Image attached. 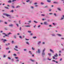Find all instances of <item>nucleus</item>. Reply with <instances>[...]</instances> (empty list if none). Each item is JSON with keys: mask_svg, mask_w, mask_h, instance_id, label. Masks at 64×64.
<instances>
[{"mask_svg": "<svg viewBox=\"0 0 64 64\" xmlns=\"http://www.w3.org/2000/svg\"><path fill=\"white\" fill-rule=\"evenodd\" d=\"M1 40H3V41L4 42H5H5L7 41V40H6V39L4 40V39H1Z\"/></svg>", "mask_w": 64, "mask_h": 64, "instance_id": "423d86ee", "label": "nucleus"}, {"mask_svg": "<svg viewBox=\"0 0 64 64\" xmlns=\"http://www.w3.org/2000/svg\"><path fill=\"white\" fill-rule=\"evenodd\" d=\"M4 29H5V30H8V28H4Z\"/></svg>", "mask_w": 64, "mask_h": 64, "instance_id": "a18cd8bd", "label": "nucleus"}, {"mask_svg": "<svg viewBox=\"0 0 64 64\" xmlns=\"http://www.w3.org/2000/svg\"><path fill=\"white\" fill-rule=\"evenodd\" d=\"M38 54H40V50L38 49Z\"/></svg>", "mask_w": 64, "mask_h": 64, "instance_id": "f8f14e48", "label": "nucleus"}, {"mask_svg": "<svg viewBox=\"0 0 64 64\" xmlns=\"http://www.w3.org/2000/svg\"><path fill=\"white\" fill-rule=\"evenodd\" d=\"M40 4L41 5H44V3L43 2H41L40 3Z\"/></svg>", "mask_w": 64, "mask_h": 64, "instance_id": "c756f323", "label": "nucleus"}, {"mask_svg": "<svg viewBox=\"0 0 64 64\" xmlns=\"http://www.w3.org/2000/svg\"><path fill=\"white\" fill-rule=\"evenodd\" d=\"M14 38H15V39H16V38L17 37L15 35L14 36Z\"/></svg>", "mask_w": 64, "mask_h": 64, "instance_id": "393cba45", "label": "nucleus"}, {"mask_svg": "<svg viewBox=\"0 0 64 64\" xmlns=\"http://www.w3.org/2000/svg\"><path fill=\"white\" fill-rule=\"evenodd\" d=\"M9 27H12L13 26V24H9Z\"/></svg>", "mask_w": 64, "mask_h": 64, "instance_id": "1a4fd4ad", "label": "nucleus"}, {"mask_svg": "<svg viewBox=\"0 0 64 64\" xmlns=\"http://www.w3.org/2000/svg\"><path fill=\"white\" fill-rule=\"evenodd\" d=\"M20 6H16V8H20Z\"/></svg>", "mask_w": 64, "mask_h": 64, "instance_id": "5701e85b", "label": "nucleus"}, {"mask_svg": "<svg viewBox=\"0 0 64 64\" xmlns=\"http://www.w3.org/2000/svg\"><path fill=\"white\" fill-rule=\"evenodd\" d=\"M26 44H28V45H29V42H26Z\"/></svg>", "mask_w": 64, "mask_h": 64, "instance_id": "dca6fc26", "label": "nucleus"}, {"mask_svg": "<svg viewBox=\"0 0 64 64\" xmlns=\"http://www.w3.org/2000/svg\"><path fill=\"white\" fill-rule=\"evenodd\" d=\"M16 17H17V18L18 17V15H16Z\"/></svg>", "mask_w": 64, "mask_h": 64, "instance_id": "052dcab7", "label": "nucleus"}, {"mask_svg": "<svg viewBox=\"0 0 64 64\" xmlns=\"http://www.w3.org/2000/svg\"><path fill=\"white\" fill-rule=\"evenodd\" d=\"M30 60L32 61V62H34V60H31V59Z\"/></svg>", "mask_w": 64, "mask_h": 64, "instance_id": "603ef678", "label": "nucleus"}, {"mask_svg": "<svg viewBox=\"0 0 64 64\" xmlns=\"http://www.w3.org/2000/svg\"><path fill=\"white\" fill-rule=\"evenodd\" d=\"M30 0H28L26 1V2L27 3H28L29 2H30Z\"/></svg>", "mask_w": 64, "mask_h": 64, "instance_id": "a878e982", "label": "nucleus"}, {"mask_svg": "<svg viewBox=\"0 0 64 64\" xmlns=\"http://www.w3.org/2000/svg\"><path fill=\"white\" fill-rule=\"evenodd\" d=\"M19 37L20 39H22V37L21 36H19Z\"/></svg>", "mask_w": 64, "mask_h": 64, "instance_id": "72a5a7b5", "label": "nucleus"}, {"mask_svg": "<svg viewBox=\"0 0 64 64\" xmlns=\"http://www.w3.org/2000/svg\"><path fill=\"white\" fill-rule=\"evenodd\" d=\"M12 33L11 32H9L8 33V35L6 34L5 33H2V34H4V35H5V36H7L8 37H9V35H10V34H12Z\"/></svg>", "mask_w": 64, "mask_h": 64, "instance_id": "f03ea898", "label": "nucleus"}, {"mask_svg": "<svg viewBox=\"0 0 64 64\" xmlns=\"http://www.w3.org/2000/svg\"><path fill=\"white\" fill-rule=\"evenodd\" d=\"M16 0H12V2H14L15 1H16Z\"/></svg>", "mask_w": 64, "mask_h": 64, "instance_id": "473e14b6", "label": "nucleus"}, {"mask_svg": "<svg viewBox=\"0 0 64 64\" xmlns=\"http://www.w3.org/2000/svg\"><path fill=\"white\" fill-rule=\"evenodd\" d=\"M52 36H53L54 37H55V36H56V35H55V34H52Z\"/></svg>", "mask_w": 64, "mask_h": 64, "instance_id": "9b49d317", "label": "nucleus"}, {"mask_svg": "<svg viewBox=\"0 0 64 64\" xmlns=\"http://www.w3.org/2000/svg\"><path fill=\"white\" fill-rule=\"evenodd\" d=\"M30 35L31 36H33V34L32 33H31L30 34Z\"/></svg>", "mask_w": 64, "mask_h": 64, "instance_id": "37998d69", "label": "nucleus"}, {"mask_svg": "<svg viewBox=\"0 0 64 64\" xmlns=\"http://www.w3.org/2000/svg\"><path fill=\"white\" fill-rule=\"evenodd\" d=\"M4 23L6 24H7V22H5Z\"/></svg>", "mask_w": 64, "mask_h": 64, "instance_id": "e2e57ef3", "label": "nucleus"}, {"mask_svg": "<svg viewBox=\"0 0 64 64\" xmlns=\"http://www.w3.org/2000/svg\"><path fill=\"white\" fill-rule=\"evenodd\" d=\"M54 3H55V4H58V2H54Z\"/></svg>", "mask_w": 64, "mask_h": 64, "instance_id": "2f4dec72", "label": "nucleus"}, {"mask_svg": "<svg viewBox=\"0 0 64 64\" xmlns=\"http://www.w3.org/2000/svg\"><path fill=\"white\" fill-rule=\"evenodd\" d=\"M33 38H34V39H36V36L33 37Z\"/></svg>", "mask_w": 64, "mask_h": 64, "instance_id": "c03bdc74", "label": "nucleus"}, {"mask_svg": "<svg viewBox=\"0 0 64 64\" xmlns=\"http://www.w3.org/2000/svg\"><path fill=\"white\" fill-rule=\"evenodd\" d=\"M57 9L59 11H61V9L60 8H57Z\"/></svg>", "mask_w": 64, "mask_h": 64, "instance_id": "6ab92c4d", "label": "nucleus"}, {"mask_svg": "<svg viewBox=\"0 0 64 64\" xmlns=\"http://www.w3.org/2000/svg\"><path fill=\"white\" fill-rule=\"evenodd\" d=\"M41 16H43L44 17V16H45V15L44 14H42Z\"/></svg>", "mask_w": 64, "mask_h": 64, "instance_id": "7c9ffc66", "label": "nucleus"}, {"mask_svg": "<svg viewBox=\"0 0 64 64\" xmlns=\"http://www.w3.org/2000/svg\"><path fill=\"white\" fill-rule=\"evenodd\" d=\"M4 8H6V9H9V8L8 7H6L5 6Z\"/></svg>", "mask_w": 64, "mask_h": 64, "instance_id": "6e6d98bb", "label": "nucleus"}, {"mask_svg": "<svg viewBox=\"0 0 64 64\" xmlns=\"http://www.w3.org/2000/svg\"><path fill=\"white\" fill-rule=\"evenodd\" d=\"M53 25H56L57 24H55V23H53Z\"/></svg>", "mask_w": 64, "mask_h": 64, "instance_id": "58836bf2", "label": "nucleus"}, {"mask_svg": "<svg viewBox=\"0 0 64 64\" xmlns=\"http://www.w3.org/2000/svg\"><path fill=\"white\" fill-rule=\"evenodd\" d=\"M47 2H48V3H50V2H51V0H47Z\"/></svg>", "mask_w": 64, "mask_h": 64, "instance_id": "412c9836", "label": "nucleus"}, {"mask_svg": "<svg viewBox=\"0 0 64 64\" xmlns=\"http://www.w3.org/2000/svg\"><path fill=\"white\" fill-rule=\"evenodd\" d=\"M46 50V49L44 48L42 50V55L43 57H44V56H45V55L46 54L44 52Z\"/></svg>", "mask_w": 64, "mask_h": 64, "instance_id": "f257e3e1", "label": "nucleus"}, {"mask_svg": "<svg viewBox=\"0 0 64 64\" xmlns=\"http://www.w3.org/2000/svg\"><path fill=\"white\" fill-rule=\"evenodd\" d=\"M5 45L6 46H8V45H10V43H8V44H6Z\"/></svg>", "mask_w": 64, "mask_h": 64, "instance_id": "9d476101", "label": "nucleus"}, {"mask_svg": "<svg viewBox=\"0 0 64 64\" xmlns=\"http://www.w3.org/2000/svg\"><path fill=\"white\" fill-rule=\"evenodd\" d=\"M52 59V58H51L50 59H49V58H47V60H49V61H50V60H51Z\"/></svg>", "mask_w": 64, "mask_h": 64, "instance_id": "2eb2a0df", "label": "nucleus"}, {"mask_svg": "<svg viewBox=\"0 0 64 64\" xmlns=\"http://www.w3.org/2000/svg\"><path fill=\"white\" fill-rule=\"evenodd\" d=\"M16 25L17 27H19V24H16Z\"/></svg>", "mask_w": 64, "mask_h": 64, "instance_id": "c9c22d12", "label": "nucleus"}, {"mask_svg": "<svg viewBox=\"0 0 64 64\" xmlns=\"http://www.w3.org/2000/svg\"><path fill=\"white\" fill-rule=\"evenodd\" d=\"M15 58H16V59H18V57H15Z\"/></svg>", "mask_w": 64, "mask_h": 64, "instance_id": "5fc2aeb1", "label": "nucleus"}, {"mask_svg": "<svg viewBox=\"0 0 64 64\" xmlns=\"http://www.w3.org/2000/svg\"><path fill=\"white\" fill-rule=\"evenodd\" d=\"M35 6V7H38V5H36Z\"/></svg>", "mask_w": 64, "mask_h": 64, "instance_id": "864d4df0", "label": "nucleus"}, {"mask_svg": "<svg viewBox=\"0 0 64 64\" xmlns=\"http://www.w3.org/2000/svg\"><path fill=\"white\" fill-rule=\"evenodd\" d=\"M32 50H35V48H34L33 47H32Z\"/></svg>", "mask_w": 64, "mask_h": 64, "instance_id": "4468645a", "label": "nucleus"}, {"mask_svg": "<svg viewBox=\"0 0 64 64\" xmlns=\"http://www.w3.org/2000/svg\"><path fill=\"white\" fill-rule=\"evenodd\" d=\"M28 22L30 23H31L32 22L31 21V20H30L28 21Z\"/></svg>", "mask_w": 64, "mask_h": 64, "instance_id": "b1692460", "label": "nucleus"}, {"mask_svg": "<svg viewBox=\"0 0 64 64\" xmlns=\"http://www.w3.org/2000/svg\"><path fill=\"white\" fill-rule=\"evenodd\" d=\"M28 33H31V31H28Z\"/></svg>", "mask_w": 64, "mask_h": 64, "instance_id": "09e8293b", "label": "nucleus"}, {"mask_svg": "<svg viewBox=\"0 0 64 64\" xmlns=\"http://www.w3.org/2000/svg\"><path fill=\"white\" fill-rule=\"evenodd\" d=\"M64 48H62V51H64Z\"/></svg>", "mask_w": 64, "mask_h": 64, "instance_id": "69168bd1", "label": "nucleus"}, {"mask_svg": "<svg viewBox=\"0 0 64 64\" xmlns=\"http://www.w3.org/2000/svg\"><path fill=\"white\" fill-rule=\"evenodd\" d=\"M25 40H26L27 41H28V40H29V39H26V38Z\"/></svg>", "mask_w": 64, "mask_h": 64, "instance_id": "8fccbe9b", "label": "nucleus"}, {"mask_svg": "<svg viewBox=\"0 0 64 64\" xmlns=\"http://www.w3.org/2000/svg\"><path fill=\"white\" fill-rule=\"evenodd\" d=\"M56 35L58 36H59V37H61L62 36V35L59 34H56Z\"/></svg>", "mask_w": 64, "mask_h": 64, "instance_id": "0eeeda50", "label": "nucleus"}, {"mask_svg": "<svg viewBox=\"0 0 64 64\" xmlns=\"http://www.w3.org/2000/svg\"><path fill=\"white\" fill-rule=\"evenodd\" d=\"M49 14H50V15H52V14H52V13H50Z\"/></svg>", "mask_w": 64, "mask_h": 64, "instance_id": "4d7b16f0", "label": "nucleus"}, {"mask_svg": "<svg viewBox=\"0 0 64 64\" xmlns=\"http://www.w3.org/2000/svg\"><path fill=\"white\" fill-rule=\"evenodd\" d=\"M12 8H15V6H11Z\"/></svg>", "mask_w": 64, "mask_h": 64, "instance_id": "bb28decb", "label": "nucleus"}, {"mask_svg": "<svg viewBox=\"0 0 64 64\" xmlns=\"http://www.w3.org/2000/svg\"><path fill=\"white\" fill-rule=\"evenodd\" d=\"M38 4V3H37V2H36L34 3V5H37Z\"/></svg>", "mask_w": 64, "mask_h": 64, "instance_id": "4c0bfd02", "label": "nucleus"}, {"mask_svg": "<svg viewBox=\"0 0 64 64\" xmlns=\"http://www.w3.org/2000/svg\"><path fill=\"white\" fill-rule=\"evenodd\" d=\"M24 51H27V49H24Z\"/></svg>", "mask_w": 64, "mask_h": 64, "instance_id": "3c124183", "label": "nucleus"}, {"mask_svg": "<svg viewBox=\"0 0 64 64\" xmlns=\"http://www.w3.org/2000/svg\"><path fill=\"white\" fill-rule=\"evenodd\" d=\"M12 62L14 61V59H12Z\"/></svg>", "mask_w": 64, "mask_h": 64, "instance_id": "13d9d810", "label": "nucleus"}, {"mask_svg": "<svg viewBox=\"0 0 64 64\" xmlns=\"http://www.w3.org/2000/svg\"><path fill=\"white\" fill-rule=\"evenodd\" d=\"M61 40H64V38H61Z\"/></svg>", "mask_w": 64, "mask_h": 64, "instance_id": "79ce46f5", "label": "nucleus"}, {"mask_svg": "<svg viewBox=\"0 0 64 64\" xmlns=\"http://www.w3.org/2000/svg\"><path fill=\"white\" fill-rule=\"evenodd\" d=\"M34 22L35 23H38V22H37L35 20L34 21Z\"/></svg>", "mask_w": 64, "mask_h": 64, "instance_id": "cd10ccee", "label": "nucleus"}, {"mask_svg": "<svg viewBox=\"0 0 64 64\" xmlns=\"http://www.w3.org/2000/svg\"><path fill=\"white\" fill-rule=\"evenodd\" d=\"M10 12L13 13V12H14V10H12L11 11H10Z\"/></svg>", "mask_w": 64, "mask_h": 64, "instance_id": "f3484780", "label": "nucleus"}, {"mask_svg": "<svg viewBox=\"0 0 64 64\" xmlns=\"http://www.w3.org/2000/svg\"><path fill=\"white\" fill-rule=\"evenodd\" d=\"M64 19V18L63 17H62V18L60 19V20H62Z\"/></svg>", "mask_w": 64, "mask_h": 64, "instance_id": "a211bd4d", "label": "nucleus"}, {"mask_svg": "<svg viewBox=\"0 0 64 64\" xmlns=\"http://www.w3.org/2000/svg\"><path fill=\"white\" fill-rule=\"evenodd\" d=\"M48 55L49 56H51V54L48 53Z\"/></svg>", "mask_w": 64, "mask_h": 64, "instance_id": "c85d7f7f", "label": "nucleus"}, {"mask_svg": "<svg viewBox=\"0 0 64 64\" xmlns=\"http://www.w3.org/2000/svg\"><path fill=\"white\" fill-rule=\"evenodd\" d=\"M12 43L13 44V43H14V41H12Z\"/></svg>", "mask_w": 64, "mask_h": 64, "instance_id": "338daca9", "label": "nucleus"}, {"mask_svg": "<svg viewBox=\"0 0 64 64\" xmlns=\"http://www.w3.org/2000/svg\"><path fill=\"white\" fill-rule=\"evenodd\" d=\"M3 57L4 58H5L6 57V56L5 55H4V56H3Z\"/></svg>", "mask_w": 64, "mask_h": 64, "instance_id": "680f3d73", "label": "nucleus"}, {"mask_svg": "<svg viewBox=\"0 0 64 64\" xmlns=\"http://www.w3.org/2000/svg\"><path fill=\"white\" fill-rule=\"evenodd\" d=\"M3 15H5V16H7V17H9V16H10V15L7 14L6 13H4L3 14Z\"/></svg>", "mask_w": 64, "mask_h": 64, "instance_id": "7ed1b4c3", "label": "nucleus"}, {"mask_svg": "<svg viewBox=\"0 0 64 64\" xmlns=\"http://www.w3.org/2000/svg\"><path fill=\"white\" fill-rule=\"evenodd\" d=\"M54 15L55 16H57V15H56V14H55V13L54 14Z\"/></svg>", "mask_w": 64, "mask_h": 64, "instance_id": "de8ad7c7", "label": "nucleus"}, {"mask_svg": "<svg viewBox=\"0 0 64 64\" xmlns=\"http://www.w3.org/2000/svg\"><path fill=\"white\" fill-rule=\"evenodd\" d=\"M15 47L16 48V49H18V46H15Z\"/></svg>", "mask_w": 64, "mask_h": 64, "instance_id": "a19ab883", "label": "nucleus"}, {"mask_svg": "<svg viewBox=\"0 0 64 64\" xmlns=\"http://www.w3.org/2000/svg\"><path fill=\"white\" fill-rule=\"evenodd\" d=\"M44 25H46L47 26V25H48L49 24H48L47 23V22H44Z\"/></svg>", "mask_w": 64, "mask_h": 64, "instance_id": "20e7f679", "label": "nucleus"}, {"mask_svg": "<svg viewBox=\"0 0 64 64\" xmlns=\"http://www.w3.org/2000/svg\"><path fill=\"white\" fill-rule=\"evenodd\" d=\"M30 8L32 9H33L34 8V7L33 6H31L30 7Z\"/></svg>", "mask_w": 64, "mask_h": 64, "instance_id": "ddd939ff", "label": "nucleus"}, {"mask_svg": "<svg viewBox=\"0 0 64 64\" xmlns=\"http://www.w3.org/2000/svg\"><path fill=\"white\" fill-rule=\"evenodd\" d=\"M8 58L10 60H11V58L10 57Z\"/></svg>", "mask_w": 64, "mask_h": 64, "instance_id": "0e129e2a", "label": "nucleus"}, {"mask_svg": "<svg viewBox=\"0 0 64 64\" xmlns=\"http://www.w3.org/2000/svg\"><path fill=\"white\" fill-rule=\"evenodd\" d=\"M8 3H11L12 2H11V0H10L8 1Z\"/></svg>", "mask_w": 64, "mask_h": 64, "instance_id": "f704fd0d", "label": "nucleus"}, {"mask_svg": "<svg viewBox=\"0 0 64 64\" xmlns=\"http://www.w3.org/2000/svg\"><path fill=\"white\" fill-rule=\"evenodd\" d=\"M6 50H9V48H6Z\"/></svg>", "mask_w": 64, "mask_h": 64, "instance_id": "49530a36", "label": "nucleus"}, {"mask_svg": "<svg viewBox=\"0 0 64 64\" xmlns=\"http://www.w3.org/2000/svg\"><path fill=\"white\" fill-rule=\"evenodd\" d=\"M49 27H52V25H49Z\"/></svg>", "mask_w": 64, "mask_h": 64, "instance_id": "774afa93", "label": "nucleus"}, {"mask_svg": "<svg viewBox=\"0 0 64 64\" xmlns=\"http://www.w3.org/2000/svg\"><path fill=\"white\" fill-rule=\"evenodd\" d=\"M44 8H48V6H46L44 7Z\"/></svg>", "mask_w": 64, "mask_h": 64, "instance_id": "ea45409f", "label": "nucleus"}, {"mask_svg": "<svg viewBox=\"0 0 64 64\" xmlns=\"http://www.w3.org/2000/svg\"><path fill=\"white\" fill-rule=\"evenodd\" d=\"M25 27H30V26H24Z\"/></svg>", "mask_w": 64, "mask_h": 64, "instance_id": "aec40b11", "label": "nucleus"}, {"mask_svg": "<svg viewBox=\"0 0 64 64\" xmlns=\"http://www.w3.org/2000/svg\"><path fill=\"white\" fill-rule=\"evenodd\" d=\"M13 56H17V55H16V54H13Z\"/></svg>", "mask_w": 64, "mask_h": 64, "instance_id": "e433bc0d", "label": "nucleus"}, {"mask_svg": "<svg viewBox=\"0 0 64 64\" xmlns=\"http://www.w3.org/2000/svg\"><path fill=\"white\" fill-rule=\"evenodd\" d=\"M14 50H15L16 51H18V50L16 49L15 48H14Z\"/></svg>", "mask_w": 64, "mask_h": 64, "instance_id": "4be33fe9", "label": "nucleus"}, {"mask_svg": "<svg viewBox=\"0 0 64 64\" xmlns=\"http://www.w3.org/2000/svg\"><path fill=\"white\" fill-rule=\"evenodd\" d=\"M42 44H45V42H43L42 43Z\"/></svg>", "mask_w": 64, "mask_h": 64, "instance_id": "bf43d9fd", "label": "nucleus"}, {"mask_svg": "<svg viewBox=\"0 0 64 64\" xmlns=\"http://www.w3.org/2000/svg\"><path fill=\"white\" fill-rule=\"evenodd\" d=\"M40 43H41V41H38V45H40Z\"/></svg>", "mask_w": 64, "mask_h": 64, "instance_id": "6e6552de", "label": "nucleus"}, {"mask_svg": "<svg viewBox=\"0 0 64 64\" xmlns=\"http://www.w3.org/2000/svg\"><path fill=\"white\" fill-rule=\"evenodd\" d=\"M50 52H52V53H54V51L52 50V49H50Z\"/></svg>", "mask_w": 64, "mask_h": 64, "instance_id": "39448f33", "label": "nucleus"}]
</instances>
